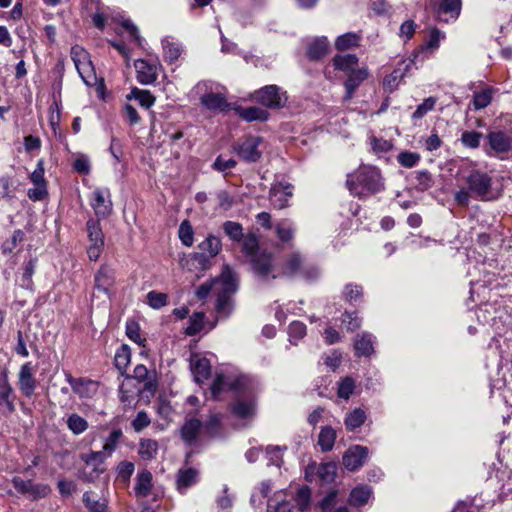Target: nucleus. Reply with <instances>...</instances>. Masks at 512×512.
I'll return each mask as SVG.
<instances>
[{
  "mask_svg": "<svg viewBox=\"0 0 512 512\" xmlns=\"http://www.w3.org/2000/svg\"><path fill=\"white\" fill-rule=\"evenodd\" d=\"M481 138V132L465 131L461 135V142L465 147L475 149L479 147Z\"/></svg>",
  "mask_w": 512,
  "mask_h": 512,
  "instance_id": "052dcab7",
  "label": "nucleus"
},
{
  "mask_svg": "<svg viewBox=\"0 0 512 512\" xmlns=\"http://www.w3.org/2000/svg\"><path fill=\"white\" fill-rule=\"evenodd\" d=\"M221 248L222 243L220 238L214 235H209L204 241H202L198 245V249L201 252L206 253L213 258L220 252Z\"/></svg>",
  "mask_w": 512,
  "mask_h": 512,
  "instance_id": "4c0bfd02",
  "label": "nucleus"
},
{
  "mask_svg": "<svg viewBox=\"0 0 512 512\" xmlns=\"http://www.w3.org/2000/svg\"><path fill=\"white\" fill-rule=\"evenodd\" d=\"M231 412L239 419L253 417L256 411V403L253 396L247 399H238L230 406Z\"/></svg>",
  "mask_w": 512,
  "mask_h": 512,
  "instance_id": "412c9836",
  "label": "nucleus"
},
{
  "mask_svg": "<svg viewBox=\"0 0 512 512\" xmlns=\"http://www.w3.org/2000/svg\"><path fill=\"white\" fill-rule=\"evenodd\" d=\"M354 388V380L351 377H345L338 385L337 395L339 398L347 400L353 394Z\"/></svg>",
  "mask_w": 512,
  "mask_h": 512,
  "instance_id": "0e129e2a",
  "label": "nucleus"
},
{
  "mask_svg": "<svg viewBox=\"0 0 512 512\" xmlns=\"http://www.w3.org/2000/svg\"><path fill=\"white\" fill-rule=\"evenodd\" d=\"M436 100L433 97L425 99L420 105L417 106L416 110L412 114L413 119H421L435 106Z\"/></svg>",
  "mask_w": 512,
  "mask_h": 512,
  "instance_id": "338daca9",
  "label": "nucleus"
},
{
  "mask_svg": "<svg viewBox=\"0 0 512 512\" xmlns=\"http://www.w3.org/2000/svg\"><path fill=\"white\" fill-rule=\"evenodd\" d=\"M213 257L201 251L195 252L190 257L191 266L196 269L206 270L211 265Z\"/></svg>",
  "mask_w": 512,
  "mask_h": 512,
  "instance_id": "6e6d98bb",
  "label": "nucleus"
},
{
  "mask_svg": "<svg viewBox=\"0 0 512 512\" xmlns=\"http://www.w3.org/2000/svg\"><path fill=\"white\" fill-rule=\"evenodd\" d=\"M337 474V465L335 462L322 463L317 468V476L326 484H330L335 480Z\"/></svg>",
  "mask_w": 512,
  "mask_h": 512,
  "instance_id": "58836bf2",
  "label": "nucleus"
},
{
  "mask_svg": "<svg viewBox=\"0 0 512 512\" xmlns=\"http://www.w3.org/2000/svg\"><path fill=\"white\" fill-rule=\"evenodd\" d=\"M75 67H76L80 77L82 78L83 82L88 86H92L93 85L92 80L95 79V75L92 73V71H93L92 62L89 59H87Z\"/></svg>",
  "mask_w": 512,
  "mask_h": 512,
  "instance_id": "864d4df0",
  "label": "nucleus"
},
{
  "mask_svg": "<svg viewBox=\"0 0 512 512\" xmlns=\"http://www.w3.org/2000/svg\"><path fill=\"white\" fill-rule=\"evenodd\" d=\"M358 58L355 54L336 55L333 58V66L335 70L351 72L356 69Z\"/></svg>",
  "mask_w": 512,
  "mask_h": 512,
  "instance_id": "2f4dec72",
  "label": "nucleus"
},
{
  "mask_svg": "<svg viewBox=\"0 0 512 512\" xmlns=\"http://www.w3.org/2000/svg\"><path fill=\"white\" fill-rule=\"evenodd\" d=\"M346 187L352 195L362 198L383 191L385 181L378 167L362 164L347 174Z\"/></svg>",
  "mask_w": 512,
  "mask_h": 512,
  "instance_id": "f257e3e1",
  "label": "nucleus"
},
{
  "mask_svg": "<svg viewBox=\"0 0 512 512\" xmlns=\"http://www.w3.org/2000/svg\"><path fill=\"white\" fill-rule=\"evenodd\" d=\"M492 100L491 91L489 89L482 90L480 92L474 93L473 96V105L476 110L483 109L487 107Z\"/></svg>",
  "mask_w": 512,
  "mask_h": 512,
  "instance_id": "69168bd1",
  "label": "nucleus"
},
{
  "mask_svg": "<svg viewBox=\"0 0 512 512\" xmlns=\"http://www.w3.org/2000/svg\"><path fill=\"white\" fill-rule=\"evenodd\" d=\"M397 161L405 168H412L420 161V155L414 152L403 151L398 154Z\"/></svg>",
  "mask_w": 512,
  "mask_h": 512,
  "instance_id": "e2e57ef3",
  "label": "nucleus"
},
{
  "mask_svg": "<svg viewBox=\"0 0 512 512\" xmlns=\"http://www.w3.org/2000/svg\"><path fill=\"white\" fill-rule=\"evenodd\" d=\"M263 139L259 136L247 135L239 139L233 145V152L244 162L255 163L262 157V151L259 149V145Z\"/></svg>",
  "mask_w": 512,
  "mask_h": 512,
  "instance_id": "423d86ee",
  "label": "nucleus"
},
{
  "mask_svg": "<svg viewBox=\"0 0 512 512\" xmlns=\"http://www.w3.org/2000/svg\"><path fill=\"white\" fill-rule=\"evenodd\" d=\"M203 424L199 419L191 418L185 421L181 427V437L188 445L193 444L202 428Z\"/></svg>",
  "mask_w": 512,
  "mask_h": 512,
  "instance_id": "a878e982",
  "label": "nucleus"
},
{
  "mask_svg": "<svg viewBox=\"0 0 512 512\" xmlns=\"http://www.w3.org/2000/svg\"><path fill=\"white\" fill-rule=\"evenodd\" d=\"M163 46V56L165 61L172 64L178 60L182 53V47L180 44L171 42L169 40L162 41Z\"/></svg>",
  "mask_w": 512,
  "mask_h": 512,
  "instance_id": "37998d69",
  "label": "nucleus"
},
{
  "mask_svg": "<svg viewBox=\"0 0 512 512\" xmlns=\"http://www.w3.org/2000/svg\"><path fill=\"white\" fill-rule=\"evenodd\" d=\"M128 99L134 98L139 102V104L144 108H150L154 102L155 98L148 90H141L138 88H133L130 94L127 96Z\"/></svg>",
  "mask_w": 512,
  "mask_h": 512,
  "instance_id": "a18cd8bd",
  "label": "nucleus"
},
{
  "mask_svg": "<svg viewBox=\"0 0 512 512\" xmlns=\"http://www.w3.org/2000/svg\"><path fill=\"white\" fill-rule=\"evenodd\" d=\"M127 337L140 346H144L145 339L140 336V326L134 320H128L125 326Z\"/></svg>",
  "mask_w": 512,
  "mask_h": 512,
  "instance_id": "5fc2aeb1",
  "label": "nucleus"
},
{
  "mask_svg": "<svg viewBox=\"0 0 512 512\" xmlns=\"http://www.w3.org/2000/svg\"><path fill=\"white\" fill-rule=\"evenodd\" d=\"M126 378H134L138 382H143V390L154 393L157 390V380L155 371L150 372L145 365L139 364L133 370V375H127Z\"/></svg>",
  "mask_w": 512,
  "mask_h": 512,
  "instance_id": "f3484780",
  "label": "nucleus"
},
{
  "mask_svg": "<svg viewBox=\"0 0 512 512\" xmlns=\"http://www.w3.org/2000/svg\"><path fill=\"white\" fill-rule=\"evenodd\" d=\"M83 503L89 512H106L107 504L105 501L91 498V492L86 491L83 494Z\"/></svg>",
  "mask_w": 512,
  "mask_h": 512,
  "instance_id": "13d9d810",
  "label": "nucleus"
},
{
  "mask_svg": "<svg viewBox=\"0 0 512 512\" xmlns=\"http://www.w3.org/2000/svg\"><path fill=\"white\" fill-rule=\"evenodd\" d=\"M205 314L203 312H194L188 321V326L185 329V334L188 336H195L198 334L204 325Z\"/></svg>",
  "mask_w": 512,
  "mask_h": 512,
  "instance_id": "c03bdc74",
  "label": "nucleus"
},
{
  "mask_svg": "<svg viewBox=\"0 0 512 512\" xmlns=\"http://www.w3.org/2000/svg\"><path fill=\"white\" fill-rule=\"evenodd\" d=\"M179 238L183 245L191 247L194 241V231L189 220H183L179 226Z\"/></svg>",
  "mask_w": 512,
  "mask_h": 512,
  "instance_id": "8fccbe9b",
  "label": "nucleus"
},
{
  "mask_svg": "<svg viewBox=\"0 0 512 512\" xmlns=\"http://www.w3.org/2000/svg\"><path fill=\"white\" fill-rule=\"evenodd\" d=\"M368 70L366 68L352 69L348 73V77L344 82L346 94L344 100H350L353 97L354 92L360 86V84L368 78Z\"/></svg>",
  "mask_w": 512,
  "mask_h": 512,
  "instance_id": "aec40b11",
  "label": "nucleus"
},
{
  "mask_svg": "<svg viewBox=\"0 0 512 512\" xmlns=\"http://www.w3.org/2000/svg\"><path fill=\"white\" fill-rule=\"evenodd\" d=\"M25 237L24 232L21 229H17L13 232L10 239L6 240L2 246L3 254H10L18 246L19 243L23 242Z\"/></svg>",
  "mask_w": 512,
  "mask_h": 512,
  "instance_id": "603ef678",
  "label": "nucleus"
},
{
  "mask_svg": "<svg viewBox=\"0 0 512 512\" xmlns=\"http://www.w3.org/2000/svg\"><path fill=\"white\" fill-rule=\"evenodd\" d=\"M363 296V288L361 285L349 283L345 285L343 290V297L347 302L358 301Z\"/></svg>",
  "mask_w": 512,
  "mask_h": 512,
  "instance_id": "bf43d9fd",
  "label": "nucleus"
},
{
  "mask_svg": "<svg viewBox=\"0 0 512 512\" xmlns=\"http://www.w3.org/2000/svg\"><path fill=\"white\" fill-rule=\"evenodd\" d=\"M190 370L194 376V380L197 383H201L211 375L210 361L205 357L192 355L190 358Z\"/></svg>",
  "mask_w": 512,
  "mask_h": 512,
  "instance_id": "a211bd4d",
  "label": "nucleus"
},
{
  "mask_svg": "<svg viewBox=\"0 0 512 512\" xmlns=\"http://www.w3.org/2000/svg\"><path fill=\"white\" fill-rule=\"evenodd\" d=\"M368 456V448L361 445L350 447L343 455L342 462L349 471H356L362 467Z\"/></svg>",
  "mask_w": 512,
  "mask_h": 512,
  "instance_id": "f8f14e48",
  "label": "nucleus"
},
{
  "mask_svg": "<svg viewBox=\"0 0 512 512\" xmlns=\"http://www.w3.org/2000/svg\"><path fill=\"white\" fill-rule=\"evenodd\" d=\"M374 340L375 337L368 332L357 335L354 341L355 355L369 357L374 352Z\"/></svg>",
  "mask_w": 512,
  "mask_h": 512,
  "instance_id": "5701e85b",
  "label": "nucleus"
},
{
  "mask_svg": "<svg viewBox=\"0 0 512 512\" xmlns=\"http://www.w3.org/2000/svg\"><path fill=\"white\" fill-rule=\"evenodd\" d=\"M415 178L417 180L416 188L420 191L428 190L434 184L432 175L427 170L416 171Z\"/></svg>",
  "mask_w": 512,
  "mask_h": 512,
  "instance_id": "680f3d73",
  "label": "nucleus"
},
{
  "mask_svg": "<svg viewBox=\"0 0 512 512\" xmlns=\"http://www.w3.org/2000/svg\"><path fill=\"white\" fill-rule=\"evenodd\" d=\"M158 452V443L153 439H141L139 442L138 454L141 459L150 461L155 458Z\"/></svg>",
  "mask_w": 512,
  "mask_h": 512,
  "instance_id": "e433bc0d",
  "label": "nucleus"
},
{
  "mask_svg": "<svg viewBox=\"0 0 512 512\" xmlns=\"http://www.w3.org/2000/svg\"><path fill=\"white\" fill-rule=\"evenodd\" d=\"M491 150L497 154L508 153L512 150V135L504 131H492L487 134Z\"/></svg>",
  "mask_w": 512,
  "mask_h": 512,
  "instance_id": "ddd939ff",
  "label": "nucleus"
},
{
  "mask_svg": "<svg viewBox=\"0 0 512 512\" xmlns=\"http://www.w3.org/2000/svg\"><path fill=\"white\" fill-rule=\"evenodd\" d=\"M253 99L269 109H280L287 103L286 91L277 85H266L253 93Z\"/></svg>",
  "mask_w": 512,
  "mask_h": 512,
  "instance_id": "39448f33",
  "label": "nucleus"
},
{
  "mask_svg": "<svg viewBox=\"0 0 512 512\" xmlns=\"http://www.w3.org/2000/svg\"><path fill=\"white\" fill-rule=\"evenodd\" d=\"M371 494L372 490L370 487L366 485L357 486L350 492L348 503L351 506L361 507L367 503Z\"/></svg>",
  "mask_w": 512,
  "mask_h": 512,
  "instance_id": "c85d7f7f",
  "label": "nucleus"
},
{
  "mask_svg": "<svg viewBox=\"0 0 512 512\" xmlns=\"http://www.w3.org/2000/svg\"><path fill=\"white\" fill-rule=\"evenodd\" d=\"M201 104L211 111L226 112L230 110V104L226 97L220 93H207L200 98Z\"/></svg>",
  "mask_w": 512,
  "mask_h": 512,
  "instance_id": "4be33fe9",
  "label": "nucleus"
},
{
  "mask_svg": "<svg viewBox=\"0 0 512 512\" xmlns=\"http://www.w3.org/2000/svg\"><path fill=\"white\" fill-rule=\"evenodd\" d=\"M238 275L225 265L220 275L221 288L217 292L216 310L223 316H228L233 309L232 295L238 289Z\"/></svg>",
  "mask_w": 512,
  "mask_h": 512,
  "instance_id": "7ed1b4c3",
  "label": "nucleus"
},
{
  "mask_svg": "<svg viewBox=\"0 0 512 512\" xmlns=\"http://www.w3.org/2000/svg\"><path fill=\"white\" fill-rule=\"evenodd\" d=\"M90 205L94 210L96 219H106L113 210L111 192L108 188H96L90 198Z\"/></svg>",
  "mask_w": 512,
  "mask_h": 512,
  "instance_id": "9d476101",
  "label": "nucleus"
},
{
  "mask_svg": "<svg viewBox=\"0 0 512 512\" xmlns=\"http://www.w3.org/2000/svg\"><path fill=\"white\" fill-rule=\"evenodd\" d=\"M86 229L90 243L104 245V234L100 225V220L90 218L86 222Z\"/></svg>",
  "mask_w": 512,
  "mask_h": 512,
  "instance_id": "f704fd0d",
  "label": "nucleus"
},
{
  "mask_svg": "<svg viewBox=\"0 0 512 512\" xmlns=\"http://www.w3.org/2000/svg\"><path fill=\"white\" fill-rule=\"evenodd\" d=\"M366 413L361 408H355L346 414L344 425L347 431H354L361 427L366 421Z\"/></svg>",
  "mask_w": 512,
  "mask_h": 512,
  "instance_id": "c756f323",
  "label": "nucleus"
},
{
  "mask_svg": "<svg viewBox=\"0 0 512 512\" xmlns=\"http://www.w3.org/2000/svg\"><path fill=\"white\" fill-rule=\"evenodd\" d=\"M222 419L221 414H212L209 419L202 426L204 432L211 438L222 436Z\"/></svg>",
  "mask_w": 512,
  "mask_h": 512,
  "instance_id": "c9c22d12",
  "label": "nucleus"
},
{
  "mask_svg": "<svg viewBox=\"0 0 512 512\" xmlns=\"http://www.w3.org/2000/svg\"><path fill=\"white\" fill-rule=\"evenodd\" d=\"M94 282V286L98 291L107 294L110 287L114 284L113 270L107 266H101L95 275Z\"/></svg>",
  "mask_w": 512,
  "mask_h": 512,
  "instance_id": "393cba45",
  "label": "nucleus"
},
{
  "mask_svg": "<svg viewBox=\"0 0 512 512\" xmlns=\"http://www.w3.org/2000/svg\"><path fill=\"white\" fill-rule=\"evenodd\" d=\"M148 305L153 309H160L167 305L168 296L165 293L150 291L146 295Z\"/></svg>",
  "mask_w": 512,
  "mask_h": 512,
  "instance_id": "4d7b16f0",
  "label": "nucleus"
},
{
  "mask_svg": "<svg viewBox=\"0 0 512 512\" xmlns=\"http://www.w3.org/2000/svg\"><path fill=\"white\" fill-rule=\"evenodd\" d=\"M462 11V0H435L433 12L438 22L457 21Z\"/></svg>",
  "mask_w": 512,
  "mask_h": 512,
  "instance_id": "1a4fd4ad",
  "label": "nucleus"
},
{
  "mask_svg": "<svg viewBox=\"0 0 512 512\" xmlns=\"http://www.w3.org/2000/svg\"><path fill=\"white\" fill-rule=\"evenodd\" d=\"M337 433L335 429L329 425L321 427L318 435V445L322 452H329L333 449L336 441Z\"/></svg>",
  "mask_w": 512,
  "mask_h": 512,
  "instance_id": "cd10ccee",
  "label": "nucleus"
},
{
  "mask_svg": "<svg viewBox=\"0 0 512 512\" xmlns=\"http://www.w3.org/2000/svg\"><path fill=\"white\" fill-rule=\"evenodd\" d=\"M223 231L224 233L234 242H241L244 233L243 227L240 223L235 221H225L223 223Z\"/></svg>",
  "mask_w": 512,
  "mask_h": 512,
  "instance_id": "49530a36",
  "label": "nucleus"
},
{
  "mask_svg": "<svg viewBox=\"0 0 512 512\" xmlns=\"http://www.w3.org/2000/svg\"><path fill=\"white\" fill-rule=\"evenodd\" d=\"M342 322L346 325L348 331H355L361 326V319L358 317L357 312H345L342 315Z\"/></svg>",
  "mask_w": 512,
  "mask_h": 512,
  "instance_id": "774afa93",
  "label": "nucleus"
},
{
  "mask_svg": "<svg viewBox=\"0 0 512 512\" xmlns=\"http://www.w3.org/2000/svg\"><path fill=\"white\" fill-rule=\"evenodd\" d=\"M152 478V473L146 469L138 473L134 487L136 495L141 497L150 495L152 490Z\"/></svg>",
  "mask_w": 512,
  "mask_h": 512,
  "instance_id": "bb28decb",
  "label": "nucleus"
},
{
  "mask_svg": "<svg viewBox=\"0 0 512 512\" xmlns=\"http://www.w3.org/2000/svg\"><path fill=\"white\" fill-rule=\"evenodd\" d=\"M109 456L103 451H90L86 454H81L80 459L87 465L92 467H101Z\"/></svg>",
  "mask_w": 512,
  "mask_h": 512,
  "instance_id": "de8ad7c7",
  "label": "nucleus"
},
{
  "mask_svg": "<svg viewBox=\"0 0 512 512\" xmlns=\"http://www.w3.org/2000/svg\"><path fill=\"white\" fill-rule=\"evenodd\" d=\"M19 389L26 397H31L37 386L34 367L31 362L24 363L19 371Z\"/></svg>",
  "mask_w": 512,
  "mask_h": 512,
  "instance_id": "dca6fc26",
  "label": "nucleus"
},
{
  "mask_svg": "<svg viewBox=\"0 0 512 512\" xmlns=\"http://www.w3.org/2000/svg\"><path fill=\"white\" fill-rule=\"evenodd\" d=\"M360 36L353 32H348L337 37L335 48L339 51H345L359 45Z\"/></svg>",
  "mask_w": 512,
  "mask_h": 512,
  "instance_id": "ea45409f",
  "label": "nucleus"
},
{
  "mask_svg": "<svg viewBox=\"0 0 512 512\" xmlns=\"http://www.w3.org/2000/svg\"><path fill=\"white\" fill-rule=\"evenodd\" d=\"M229 376V391L234 393L236 397L253 396L254 382L247 375Z\"/></svg>",
  "mask_w": 512,
  "mask_h": 512,
  "instance_id": "2eb2a0df",
  "label": "nucleus"
},
{
  "mask_svg": "<svg viewBox=\"0 0 512 512\" xmlns=\"http://www.w3.org/2000/svg\"><path fill=\"white\" fill-rule=\"evenodd\" d=\"M123 437V432L121 429H114L110 432L109 436L105 439L104 445H103V451L108 455L111 456L112 453L116 450L118 447L120 439Z\"/></svg>",
  "mask_w": 512,
  "mask_h": 512,
  "instance_id": "09e8293b",
  "label": "nucleus"
},
{
  "mask_svg": "<svg viewBox=\"0 0 512 512\" xmlns=\"http://www.w3.org/2000/svg\"><path fill=\"white\" fill-rule=\"evenodd\" d=\"M242 252L249 259L254 274L259 280L267 282L270 279H275L276 275L272 274V254L266 251H259V239L255 233H247L243 236Z\"/></svg>",
  "mask_w": 512,
  "mask_h": 512,
  "instance_id": "f03ea898",
  "label": "nucleus"
},
{
  "mask_svg": "<svg viewBox=\"0 0 512 512\" xmlns=\"http://www.w3.org/2000/svg\"><path fill=\"white\" fill-rule=\"evenodd\" d=\"M130 360H131L130 347L126 344L121 345L117 349V351L115 353V357H114L115 367L119 370L121 375L125 374V371H126L128 365L130 364Z\"/></svg>",
  "mask_w": 512,
  "mask_h": 512,
  "instance_id": "473e14b6",
  "label": "nucleus"
},
{
  "mask_svg": "<svg viewBox=\"0 0 512 512\" xmlns=\"http://www.w3.org/2000/svg\"><path fill=\"white\" fill-rule=\"evenodd\" d=\"M465 183L473 198L480 201H493L499 198V192L492 188V177L483 171L472 170L466 177Z\"/></svg>",
  "mask_w": 512,
  "mask_h": 512,
  "instance_id": "20e7f679",
  "label": "nucleus"
},
{
  "mask_svg": "<svg viewBox=\"0 0 512 512\" xmlns=\"http://www.w3.org/2000/svg\"><path fill=\"white\" fill-rule=\"evenodd\" d=\"M66 381L70 384L73 392L79 397L89 396V387L93 382L85 378H74L70 373H66Z\"/></svg>",
  "mask_w": 512,
  "mask_h": 512,
  "instance_id": "7c9ffc66",
  "label": "nucleus"
},
{
  "mask_svg": "<svg viewBox=\"0 0 512 512\" xmlns=\"http://www.w3.org/2000/svg\"><path fill=\"white\" fill-rule=\"evenodd\" d=\"M66 424L68 429L74 435H80L84 433L89 427L88 422L83 417L76 413H72L71 415L68 416Z\"/></svg>",
  "mask_w": 512,
  "mask_h": 512,
  "instance_id": "79ce46f5",
  "label": "nucleus"
},
{
  "mask_svg": "<svg viewBox=\"0 0 512 512\" xmlns=\"http://www.w3.org/2000/svg\"><path fill=\"white\" fill-rule=\"evenodd\" d=\"M329 51V41L326 36L312 39L306 48V55L310 61H320Z\"/></svg>",
  "mask_w": 512,
  "mask_h": 512,
  "instance_id": "6ab92c4d",
  "label": "nucleus"
},
{
  "mask_svg": "<svg viewBox=\"0 0 512 512\" xmlns=\"http://www.w3.org/2000/svg\"><path fill=\"white\" fill-rule=\"evenodd\" d=\"M282 274L290 277L300 275L307 280H313L318 277L319 270L313 265L304 264L300 254L293 253L283 264Z\"/></svg>",
  "mask_w": 512,
  "mask_h": 512,
  "instance_id": "6e6552de",
  "label": "nucleus"
},
{
  "mask_svg": "<svg viewBox=\"0 0 512 512\" xmlns=\"http://www.w3.org/2000/svg\"><path fill=\"white\" fill-rule=\"evenodd\" d=\"M224 391H229V376L217 374L210 386V393L213 399H219Z\"/></svg>",
  "mask_w": 512,
  "mask_h": 512,
  "instance_id": "a19ab883",
  "label": "nucleus"
},
{
  "mask_svg": "<svg viewBox=\"0 0 512 512\" xmlns=\"http://www.w3.org/2000/svg\"><path fill=\"white\" fill-rule=\"evenodd\" d=\"M238 113L247 122L266 121L269 117V113L266 110L256 106L241 108Z\"/></svg>",
  "mask_w": 512,
  "mask_h": 512,
  "instance_id": "72a5a7b5",
  "label": "nucleus"
},
{
  "mask_svg": "<svg viewBox=\"0 0 512 512\" xmlns=\"http://www.w3.org/2000/svg\"><path fill=\"white\" fill-rule=\"evenodd\" d=\"M444 37L445 35L437 28L431 29L428 39L411 54L410 62L418 68L435 53L439 48L440 40Z\"/></svg>",
  "mask_w": 512,
  "mask_h": 512,
  "instance_id": "0eeeda50",
  "label": "nucleus"
},
{
  "mask_svg": "<svg viewBox=\"0 0 512 512\" xmlns=\"http://www.w3.org/2000/svg\"><path fill=\"white\" fill-rule=\"evenodd\" d=\"M220 277L211 279L210 281H207L203 284H201L196 292L195 295L199 300H204L207 298V296L211 293L212 290H216L217 292L221 288Z\"/></svg>",
  "mask_w": 512,
  "mask_h": 512,
  "instance_id": "3c124183",
  "label": "nucleus"
},
{
  "mask_svg": "<svg viewBox=\"0 0 512 512\" xmlns=\"http://www.w3.org/2000/svg\"><path fill=\"white\" fill-rule=\"evenodd\" d=\"M198 476V470L192 467L179 470L176 480L179 492L184 494L189 487L195 485L198 481Z\"/></svg>",
  "mask_w": 512,
  "mask_h": 512,
  "instance_id": "b1692460",
  "label": "nucleus"
},
{
  "mask_svg": "<svg viewBox=\"0 0 512 512\" xmlns=\"http://www.w3.org/2000/svg\"><path fill=\"white\" fill-rule=\"evenodd\" d=\"M136 79L142 85L153 84L157 80L158 67L145 59H138L134 62Z\"/></svg>",
  "mask_w": 512,
  "mask_h": 512,
  "instance_id": "4468645a",
  "label": "nucleus"
},
{
  "mask_svg": "<svg viewBox=\"0 0 512 512\" xmlns=\"http://www.w3.org/2000/svg\"><path fill=\"white\" fill-rule=\"evenodd\" d=\"M294 187L287 182H277L272 185L269 197L272 205L277 209H284L288 206L289 198L293 195Z\"/></svg>",
  "mask_w": 512,
  "mask_h": 512,
  "instance_id": "9b49d317",
  "label": "nucleus"
}]
</instances>
